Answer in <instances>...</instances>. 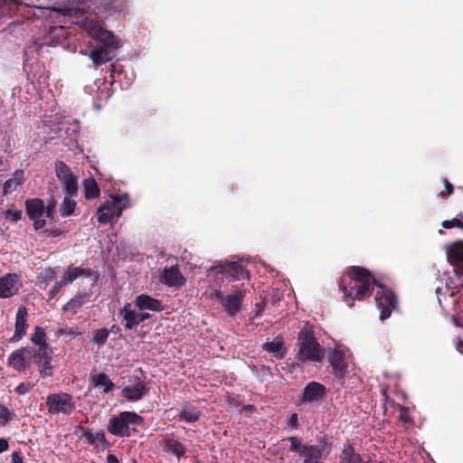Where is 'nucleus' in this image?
<instances>
[{
    "instance_id": "5",
    "label": "nucleus",
    "mask_w": 463,
    "mask_h": 463,
    "mask_svg": "<svg viewBox=\"0 0 463 463\" xmlns=\"http://www.w3.org/2000/svg\"><path fill=\"white\" fill-rule=\"evenodd\" d=\"M299 349L297 354L298 361L318 362L324 356L323 349L316 341L313 331L305 326L298 334Z\"/></svg>"
},
{
    "instance_id": "6",
    "label": "nucleus",
    "mask_w": 463,
    "mask_h": 463,
    "mask_svg": "<svg viewBox=\"0 0 463 463\" xmlns=\"http://www.w3.org/2000/svg\"><path fill=\"white\" fill-rule=\"evenodd\" d=\"M55 207L56 203L53 200L47 204L46 208H44L43 202L38 198L29 199L25 202L26 214L33 222L35 231L41 230L45 226L44 214L48 218L53 219Z\"/></svg>"
},
{
    "instance_id": "1",
    "label": "nucleus",
    "mask_w": 463,
    "mask_h": 463,
    "mask_svg": "<svg viewBox=\"0 0 463 463\" xmlns=\"http://www.w3.org/2000/svg\"><path fill=\"white\" fill-rule=\"evenodd\" d=\"M51 11V19L58 25H52L49 29H70L72 24L80 29H104V21L109 14L123 10V3L114 7H108V4L95 5L92 11H86L82 0H55L52 5L45 7Z\"/></svg>"
},
{
    "instance_id": "13",
    "label": "nucleus",
    "mask_w": 463,
    "mask_h": 463,
    "mask_svg": "<svg viewBox=\"0 0 463 463\" xmlns=\"http://www.w3.org/2000/svg\"><path fill=\"white\" fill-rule=\"evenodd\" d=\"M36 349L30 346L17 349L8 358V365L21 373L33 362H36Z\"/></svg>"
},
{
    "instance_id": "9",
    "label": "nucleus",
    "mask_w": 463,
    "mask_h": 463,
    "mask_svg": "<svg viewBox=\"0 0 463 463\" xmlns=\"http://www.w3.org/2000/svg\"><path fill=\"white\" fill-rule=\"evenodd\" d=\"M206 294L210 298H216L230 316H235L241 310V301L244 297L242 290L223 297L220 288H213L207 289Z\"/></svg>"
},
{
    "instance_id": "37",
    "label": "nucleus",
    "mask_w": 463,
    "mask_h": 463,
    "mask_svg": "<svg viewBox=\"0 0 463 463\" xmlns=\"http://www.w3.org/2000/svg\"><path fill=\"white\" fill-rule=\"evenodd\" d=\"M166 444H167L168 450L178 457H180L185 453L184 447L183 446V444H181L177 440L169 439Z\"/></svg>"
},
{
    "instance_id": "50",
    "label": "nucleus",
    "mask_w": 463,
    "mask_h": 463,
    "mask_svg": "<svg viewBox=\"0 0 463 463\" xmlns=\"http://www.w3.org/2000/svg\"><path fill=\"white\" fill-rule=\"evenodd\" d=\"M446 190L448 191V194H450L453 191V186L449 183H446Z\"/></svg>"
},
{
    "instance_id": "26",
    "label": "nucleus",
    "mask_w": 463,
    "mask_h": 463,
    "mask_svg": "<svg viewBox=\"0 0 463 463\" xmlns=\"http://www.w3.org/2000/svg\"><path fill=\"white\" fill-rule=\"evenodd\" d=\"M24 181V173L23 170H16L12 177L6 180L3 185V193L5 195L15 191Z\"/></svg>"
},
{
    "instance_id": "14",
    "label": "nucleus",
    "mask_w": 463,
    "mask_h": 463,
    "mask_svg": "<svg viewBox=\"0 0 463 463\" xmlns=\"http://www.w3.org/2000/svg\"><path fill=\"white\" fill-rule=\"evenodd\" d=\"M376 287L375 301L381 311L380 319L383 321L391 316L392 310L395 308L396 299L389 289L379 284Z\"/></svg>"
},
{
    "instance_id": "12",
    "label": "nucleus",
    "mask_w": 463,
    "mask_h": 463,
    "mask_svg": "<svg viewBox=\"0 0 463 463\" xmlns=\"http://www.w3.org/2000/svg\"><path fill=\"white\" fill-rule=\"evenodd\" d=\"M55 173L60 180L63 194H78V176L63 162L55 164Z\"/></svg>"
},
{
    "instance_id": "45",
    "label": "nucleus",
    "mask_w": 463,
    "mask_h": 463,
    "mask_svg": "<svg viewBox=\"0 0 463 463\" xmlns=\"http://www.w3.org/2000/svg\"><path fill=\"white\" fill-rule=\"evenodd\" d=\"M8 442L5 439H0V453L8 449Z\"/></svg>"
},
{
    "instance_id": "27",
    "label": "nucleus",
    "mask_w": 463,
    "mask_h": 463,
    "mask_svg": "<svg viewBox=\"0 0 463 463\" xmlns=\"http://www.w3.org/2000/svg\"><path fill=\"white\" fill-rule=\"evenodd\" d=\"M300 456L304 458L303 463H318L322 458L323 453L319 447L304 446L300 450Z\"/></svg>"
},
{
    "instance_id": "42",
    "label": "nucleus",
    "mask_w": 463,
    "mask_h": 463,
    "mask_svg": "<svg viewBox=\"0 0 463 463\" xmlns=\"http://www.w3.org/2000/svg\"><path fill=\"white\" fill-rule=\"evenodd\" d=\"M288 439L290 441V449L300 453L304 446H301L299 440L296 437H290Z\"/></svg>"
},
{
    "instance_id": "3",
    "label": "nucleus",
    "mask_w": 463,
    "mask_h": 463,
    "mask_svg": "<svg viewBox=\"0 0 463 463\" xmlns=\"http://www.w3.org/2000/svg\"><path fill=\"white\" fill-rule=\"evenodd\" d=\"M374 282V279L368 270L361 267H352L340 281L345 301L352 307L354 299L363 298L369 291L371 284Z\"/></svg>"
},
{
    "instance_id": "39",
    "label": "nucleus",
    "mask_w": 463,
    "mask_h": 463,
    "mask_svg": "<svg viewBox=\"0 0 463 463\" xmlns=\"http://www.w3.org/2000/svg\"><path fill=\"white\" fill-rule=\"evenodd\" d=\"M11 413L5 406H0V425H5L10 420Z\"/></svg>"
},
{
    "instance_id": "17",
    "label": "nucleus",
    "mask_w": 463,
    "mask_h": 463,
    "mask_svg": "<svg viewBox=\"0 0 463 463\" xmlns=\"http://www.w3.org/2000/svg\"><path fill=\"white\" fill-rule=\"evenodd\" d=\"M22 287L20 277L9 273L0 278V298H7L15 295Z\"/></svg>"
},
{
    "instance_id": "49",
    "label": "nucleus",
    "mask_w": 463,
    "mask_h": 463,
    "mask_svg": "<svg viewBox=\"0 0 463 463\" xmlns=\"http://www.w3.org/2000/svg\"><path fill=\"white\" fill-rule=\"evenodd\" d=\"M298 421V415L297 414H292L290 416V419H289V423L292 425V426H295L296 423Z\"/></svg>"
},
{
    "instance_id": "15",
    "label": "nucleus",
    "mask_w": 463,
    "mask_h": 463,
    "mask_svg": "<svg viewBox=\"0 0 463 463\" xmlns=\"http://www.w3.org/2000/svg\"><path fill=\"white\" fill-rule=\"evenodd\" d=\"M119 316L122 317L126 329L131 330L143 321L149 318L146 312L139 311L132 303H126L119 310Z\"/></svg>"
},
{
    "instance_id": "8",
    "label": "nucleus",
    "mask_w": 463,
    "mask_h": 463,
    "mask_svg": "<svg viewBox=\"0 0 463 463\" xmlns=\"http://www.w3.org/2000/svg\"><path fill=\"white\" fill-rule=\"evenodd\" d=\"M207 278L218 283L219 280L222 281L225 278L237 280L244 279L249 278V274L241 264L226 263L213 267L209 269Z\"/></svg>"
},
{
    "instance_id": "30",
    "label": "nucleus",
    "mask_w": 463,
    "mask_h": 463,
    "mask_svg": "<svg viewBox=\"0 0 463 463\" xmlns=\"http://www.w3.org/2000/svg\"><path fill=\"white\" fill-rule=\"evenodd\" d=\"M76 197L77 194H64L63 201L60 205V212L62 217H68L74 213L77 206V203L75 201Z\"/></svg>"
},
{
    "instance_id": "19",
    "label": "nucleus",
    "mask_w": 463,
    "mask_h": 463,
    "mask_svg": "<svg viewBox=\"0 0 463 463\" xmlns=\"http://www.w3.org/2000/svg\"><path fill=\"white\" fill-rule=\"evenodd\" d=\"M160 281L167 287L181 288L185 283V278L181 274L177 266L164 269Z\"/></svg>"
},
{
    "instance_id": "2",
    "label": "nucleus",
    "mask_w": 463,
    "mask_h": 463,
    "mask_svg": "<svg viewBox=\"0 0 463 463\" xmlns=\"http://www.w3.org/2000/svg\"><path fill=\"white\" fill-rule=\"evenodd\" d=\"M93 40L89 50H80V53L89 56L95 67L111 61L120 47V41L111 31H90Z\"/></svg>"
},
{
    "instance_id": "33",
    "label": "nucleus",
    "mask_w": 463,
    "mask_h": 463,
    "mask_svg": "<svg viewBox=\"0 0 463 463\" xmlns=\"http://www.w3.org/2000/svg\"><path fill=\"white\" fill-rule=\"evenodd\" d=\"M201 412L196 408L185 405L180 411L178 419L186 422H195L199 420Z\"/></svg>"
},
{
    "instance_id": "48",
    "label": "nucleus",
    "mask_w": 463,
    "mask_h": 463,
    "mask_svg": "<svg viewBox=\"0 0 463 463\" xmlns=\"http://www.w3.org/2000/svg\"><path fill=\"white\" fill-rule=\"evenodd\" d=\"M12 0H0V15L4 13L2 9L5 5L11 4Z\"/></svg>"
},
{
    "instance_id": "18",
    "label": "nucleus",
    "mask_w": 463,
    "mask_h": 463,
    "mask_svg": "<svg viewBox=\"0 0 463 463\" xmlns=\"http://www.w3.org/2000/svg\"><path fill=\"white\" fill-rule=\"evenodd\" d=\"M90 269H83L73 266L68 267L64 270L61 279L56 283V285L52 289V294L54 295L61 287L72 283L78 278L89 277L90 276Z\"/></svg>"
},
{
    "instance_id": "22",
    "label": "nucleus",
    "mask_w": 463,
    "mask_h": 463,
    "mask_svg": "<svg viewBox=\"0 0 463 463\" xmlns=\"http://www.w3.org/2000/svg\"><path fill=\"white\" fill-rule=\"evenodd\" d=\"M135 305L139 311L158 312L163 309L162 302L147 294H140L135 298Z\"/></svg>"
},
{
    "instance_id": "11",
    "label": "nucleus",
    "mask_w": 463,
    "mask_h": 463,
    "mask_svg": "<svg viewBox=\"0 0 463 463\" xmlns=\"http://www.w3.org/2000/svg\"><path fill=\"white\" fill-rule=\"evenodd\" d=\"M329 362L334 373L338 377H344L353 364L351 354L347 348L339 346L329 354Z\"/></svg>"
},
{
    "instance_id": "46",
    "label": "nucleus",
    "mask_w": 463,
    "mask_h": 463,
    "mask_svg": "<svg viewBox=\"0 0 463 463\" xmlns=\"http://www.w3.org/2000/svg\"><path fill=\"white\" fill-rule=\"evenodd\" d=\"M12 463H23V459L20 457L18 452H13V454H12Z\"/></svg>"
},
{
    "instance_id": "29",
    "label": "nucleus",
    "mask_w": 463,
    "mask_h": 463,
    "mask_svg": "<svg viewBox=\"0 0 463 463\" xmlns=\"http://www.w3.org/2000/svg\"><path fill=\"white\" fill-rule=\"evenodd\" d=\"M145 393V385L142 383H137L132 386L123 388L122 394L128 401H138Z\"/></svg>"
},
{
    "instance_id": "38",
    "label": "nucleus",
    "mask_w": 463,
    "mask_h": 463,
    "mask_svg": "<svg viewBox=\"0 0 463 463\" xmlns=\"http://www.w3.org/2000/svg\"><path fill=\"white\" fill-rule=\"evenodd\" d=\"M5 218L17 222L22 218V211L16 208H9L5 211Z\"/></svg>"
},
{
    "instance_id": "20",
    "label": "nucleus",
    "mask_w": 463,
    "mask_h": 463,
    "mask_svg": "<svg viewBox=\"0 0 463 463\" xmlns=\"http://www.w3.org/2000/svg\"><path fill=\"white\" fill-rule=\"evenodd\" d=\"M326 387L317 382H311L305 387L302 401L305 402L314 403L321 401L326 395Z\"/></svg>"
},
{
    "instance_id": "23",
    "label": "nucleus",
    "mask_w": 463,
    "mask_h": 463,
    "mask_svg": "<svg viewBox=\"0 0 463 463\" xmlns=\"http://www.w3.org/2000/svg\"><path fill=\"white\" fill-rule=\"evenodd\" d=\"M27 308L24 306L19 307L15 316L14 334L11 338L13 342H18L25 335L27 330Z\"/></svg>"
},
{
    "instance_id": "16",
    "label": "nucleus",
    "mask_w": 463,
    "mask_h": 463,
    "mask_svg": "<svg viewBox=\"0 0 463 463\" xmlns=\"http://www.w3.org/2000/svg\"><path fill=\"white\" fill-rule=\"evenodd\" d=\"M447 260L455 266L456 275L463 286V242L458 241L447 247Z\"/></svg>"
},
{
    "instance_id": "40",
    "label": "nucleus",
    "mask_w": 463,
    "mask_h": 463,
    "mask_svg": "<svg viewBox=\"0 0 463 463\" xmlns=\"http://www.w3.org/2000/svg\"><path fill=\"white\" fill-rule=\"evenodd\" d=\"M33 385L32 383H20L16 388L14 389L15 392H17L19 395H24L28 393Z\"/></svg>"
},
{
    "instance_id": "43",
    "label": "nucleus",
    "mask_w": 463,
    "mask_h": 463,
    "mask_svg": "<svg viewBox=\"0 0 463 463\" xmlns=\"http://www.w3.org/2000/svg\"><path fill=\"white\" fill-rule=\"evenodd\" d=\"M263 310H264V303H262V302L257 303L255 306V309L253 310V312H254L253 318H256L257 317L260 316L261 313L263 312Z\"/></svg>"
},
{
    "instance_id": "34",
    "label": "nucleus",
    "mask_w": 463,
    "mask_h": 463,
    "mask_svg": "<svg viewBox=\"0 0 463 463\" xmlns=\"http://www.w3.org/2000/svg\"><path fill=\"white\" fill-rule=\"evenodd\" d=\"M340 463H364V461L352 446L346 445L343 449Z\"/></svg>"
},
{
    "instance_id": "44",
    "label": "nucleus",
    "mask_w": 463,
    "mask_h": 463,
    "mask_svg": "<svg viewBox=\"0 0 463 463\" xmlns=\"http://www.w3.org/2000/svg\"><path fill=\"white\" fill-rule=\"evenodd\" d=\"M400 419L405 422L410 420L408 410L401 407L400 408Z\"/></svg>"
},
{
    "instance_id": "4",
    "label": "nucleus",
    "mask_w": 463,
    "mask_h": 463,
    "mask_svg": "<svg viewBox=\"0 0 463 463\" xmlns=\"http://www.w3.org/2000/svg\"><path fill=\"white\" fill-rule=\"evenodd\" d=\"M143 422V418L132 411H122L110 417L108 431L118 437H129L136 427Z\"/></svg>"
},
{
    "instance_id": "35",
    "label": "nucleus",
    "mask_w": 463,
    "mask_h": 463,
    "mask_svg": "<svg viewBox=\"0 0 463 463\" xmlns=\"http://www.w3.org/2000/svg\"><path fill=\"white\" fill-rule=\"evenodd\" d=\"M83 298H86V296L77 297L71 299L68 303L65 304L63 309L67 312L77 313L85 303V301L82 300Z\"/></svg>"
},
{
    "instance_id": "47",
    "label": "nucleus",
    "mask_w": 463,
    "mask_h": 463,
    "mask_svg": "<svg viewBox=\"0 0 463 463\" xmlns=\"http://www.w3.org/2000/svg\"><path fill=\"white\" fill-rule=\"evenodd\" d=\"M107 463H119V461L114 454H109L107 457Z\"/></svg>"
},
{
    "instance_id": "7",
    "label": "nucleus",
    "mask_w": 463,
    "mask_h": 463,
    "mask_svg": "<svg viewBox=\"0 0 463 463\" xmlns=\"http://www.w3.org/2000/svg\"><path fill=\"white\" fill-rule=\"evenodd\" d=\"M129 205L128 196L112 195L97 211V218L99 223H108L114 218H118L124 209Z\"/></svg>"
},
{
    "instance_id": "32",
    "label": "nucleus",
    "mask_w": 463,
    "mask_h": 463,
    "mask_svg": "<svg viewBox=\"0 0 463 463\" xmlns=\"http://www.w3.org/2000/svg\"><path fill=\"white\" fill-rule=\"evenodd\" d=\"M84 194L87 199H95L99 196V188L93 177H89L83 182Z\"/></svg>"
},
{
    "instance_id": "28",
    "label": "nucleus",
    "mask_w": 463,
    "mask_h": 463,
    "mask_svg": "<svg viewBox=\"0 0 463 463\" xmlns=\"http://www.w3.org/2000/svg\"><path fill=\"white\" fill-rule=\"evenodd\" d=\"M263 349L275 359H281L285 354L283 342L280 338H275L272 341L266 342L263 345Z\"/></svg>"
},
{
    "instance_id": "10",
    "label": "nucleus",
    "mask_w": 463,
    "mask_h": 463,
    "mask_svg": "<svg viewBox=\"0 0 463 463\" xmlns=\"http://www.w3.org/2000/svg\"><path fill=\"white\" fill-rule=\"evenodd\" d=\"M45 403L48 411L52 414H70L75 410L72 397L65 392L48 395Z\"/></svg>"
},
{
    "instance_id": "36",
    "label": "nucleus",
    "mask_w": 463,
    "mask_h": 463,
    "mask_svg": "<svg viewBox=\"0 0 463 463\" xmlns=\"http://www.w3.org/2000/svg\"><path fill=\"white\" fill-rule=\"evenodd\" d=\"M109 335V331L106 328L95 330L93 332L92 343L98 345H103Z\"/></svg>"
},
{
    "instance_id": "24",
    "label": "nucleus",
    "mask_w": 463,
    "mask_h": 463,
    "mask_svg": "<svg viewBox=\"0 0 463 463\" xmlns=\"http://www.w3.org/2000/svg\"><path fill=\"white\" fill-rule=\"evenodd\" d=\"M52 349L37 353L36 362L39 365V373L43 378L49 377L52 374Z\"/></svg>"
},
{
    "instance_id": "41",
    "label": "nucleus",
    "mask_w": 463,
    "mask_h": 463,
    "mask_svg": "<svg viewBox=\"0 0 463 463\" xmlns=\"http://www.w3.org/2000/svg\"><path fill=\"white\" fill-rule=\"evenodd\" d=\"M442 226L445 229H451L453 227H462L463 224L460 220L454 218L452 220H447L442 222Z\"/></svg>"
},
{
    "instance_id": "25",
    "label": "nucleus",
    "mask_w": 463,
    "mask_h": 463,
    "mask_svg": "<svg viewBox=\"0 0 463 463\" xmlns=\"http://www.w3.org/2000/svg\"><path fill=\"white\" fill-rule=\"evenodd\" d=\"M90 385L94 388L102 389L104 393L109 392L114 388V383L109 377L102 373L90 375Z\"/></svg>"
},
{
    "instance_id": "31",
    "label": "nucleus",
    "mask_w": 463,
    "mask_h": 463,
    "mask_svg": "<svg viewBox=\"0 0 463 463\" xmlns=\"http://www.w3.org/2000/svg\"><path fill=\"white\" fill-rule=\"evenodd\" d=\"M45 336L46 335L43 329L40 326H36L31 338L32 342L35 344V346L33 348L36 349V354L39 352L51 350V348L46 344Z\"/></svg>"
},
{
    "instance_id": "21",
    "label": "nucleus",
    "mask_w": 463,
    "mask_h": 463,
    "mask_svg": "<svg viewBox=\"0 0 463 463\" xmlns=\"http://www.w3.org/2000/svg\"><path fill=\"white\" fill-rule=\"evenodd\" d=\"M80 439L88 444L93 445L98 449L104 450L108 448V441L105 433L102 430L93 431L88 429H82Z\"/></svg>"
}]
</instances>
